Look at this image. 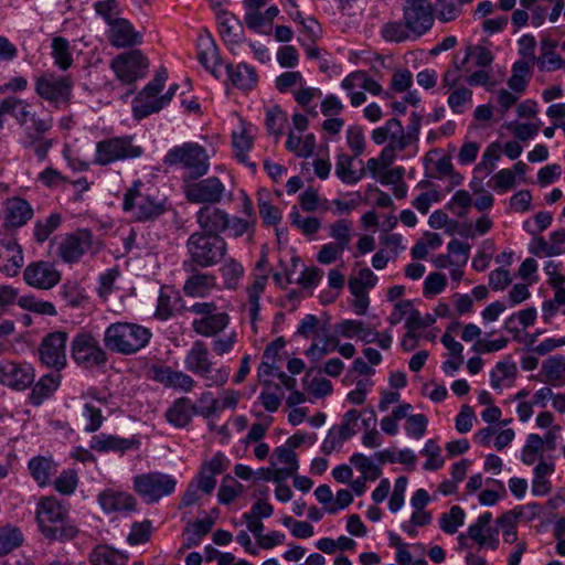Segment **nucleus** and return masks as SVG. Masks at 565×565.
I'll use <instances>...</instances> for the list:
<instances>
[{
    "mask_svg": "<svg viewBox=\"0 0 565 565\" xmlns=\"http://www.w3.org/2000/svg\"><path fill=\"white\" fill-rule=\"evenodd\" d=\"M61 216L51 214L43 221H38L34 225V238L38 243L45 242L49 236L60 226Z\"/></svg>",
    "mask_w": 565,
    "mask_h": 565,
    "instance_id": "61",
    "label": "nucleus"
},
{
    "mask_svg": "<svg viewBox=\"0 0 565 565\" xmlns=\"http://www.w3.org/2000/svg\"><path fill=\"white\" fill-rule=\"evenodd\" d=\"M422 454L427 457L424 463L425 470H438L444 465V459L440 456V447L434 439H428L422 450Z\"/></svg>",
    "mask_w": 565,
    "mask_h": 565,
    "instance_id": "64",
    "label": "nucleus"
},
{
    "mask_svg": "<svg viewBox=\"0 0 565 565\" xmlns=\"http://www.w3.org/2000/svg\"><path fill=\"white\" fill-rule=\"evenodd\" d=\"M353 158L349 154L341 153L337 157L335 174L347 184L358 183L364 177V169L360 171L353 170Z\"/></svg>",
    "mask_w": 565,
    "mask_h": 565,
    "instance_id": "39",
    "label": "nucleus"
},
{
    "mask_svg": "<svg viewBox=\"0 0 565 565\" xmlns=\"http://www.w3.org/2000/svg\"><path fill=\"white\" fill-rule=\"evenodd\" d=\"M122 210L136 221L146 222L161 216L167 207L166 201L153 189L136 180L124 194Z\"/></svg>",
    "mask_w": 565,
    "mask_h": 565,
    "instance_id": "2",
    "label": "nucleus"
},
{
    "mask_svg": "<svg viewBox=\"0 0 565 565\" xmlns=\"http://www.w3.org/2000/svg\"><path fill=\"white\" fill-rule=\"evenodd\" d=\"M381 35L386 42L399 43L411 39L413 34L405 23L390 21L382 26Z\"/></svg>",
    "mask_w": 565,
    "mask_h": 565,
    "instance_id": "51",
    "label": "nucleus"
},
{
    "mask_svg": "<svg viewBox=\"0 0 565 565\" xmlns=\"http://www.w3.org/2000/svg\"><path fill=\"white\" fill-rule=\"evenodd\" d=\"M220 270L224 279L225 288H237L238 281L244 275V268L242 264H239L233 258H230L224 263Z\"/></svg>",
    "mask_w": 565,
    "mask_h": 565,
    "instance_id": "57",
    "label": "nucleus"
},
{
    "mask_svg": "<svg viewBox=\"0 0 565 565\" xmlns=\"http://www.w3.org/2000/svg\"><path fill=\"white\" fill-rule=\"evenodd\" d=\"M501 146L499 142L490 143L484 150L481 161L476 166V172H486L487 174L491 173L495 168V162L501 157Z\"/></svg>",
    "mask_w": 565,
    "mask_h": 565,
    "instance_id": "59",
    "label": "nucleus"
},
{
    "mask_svg": "<svg viewBox=\"0 0 565 565\" xmlns=\"http://www.w3.org/2000/svg\"><path fill=\"white\" fill-rule=\"evenodd\" d=\"M71 354L73 360L84 367L99 366L107 362V353L98 340L87 332L75 335L71 345Z\"/></svg>",
    "mask_w": 565,
    "mask_h": 565,
    "instance_id": "10",
    "label": "nucleus"
},
{
    "mask_svg": "<svg viewBox=\"0 0 565 565\" xmlns=\"http://www.w3.org/2000/svg\"><path fill=\"white\" fill-rule=\"evenodd\" d=\"M448 106L456 115H461L472 103V90L460 86L450 92L448 96Z\"/></svg>",
    "mask_w": 565,
    "mask_h": 565,
    "instance_id": "48",
    "label": "nucleus"
},
{
    "mask_svg": "<svg viewBox=\"0 0 565 565\" xmlns=\"http://www.w3.org/2000/svg\"><path fill=\"white\" fill-rule=\"evenodd\" d=\"M61 277L55 265L46 260L30 263L23 270L25 284L40 290L52 289L61 281Z\"/></svg>",
    "mask_w": 565,
    "mask_h": 565,
    "instance_id": "16",
    "label": "nucleus"
},
{
    "mask_svg": "<svg viewBox=\"0 0 565 565\" xmlns=\"http://www.w3.org/2000/svg\"><path fill=\"white\" fill-rule=\"evenodd\" d=\"M164 164L177 167L184 171L182 181L199 180L209 172L210 156L206 149L196 142H184L171 148L164 159Z\"/></svg>",
    "mask_w": 565,
    "mask_h": 565,
    "instance_id": "4",
    "label": "nucleus"
},
{
    "mask_svg": "<svg viewBox=\"0 0 565 565\" xmlns=\"http://www.w3.org/2000/svg\"><path fill=\"white\" fill-rule=\"evenodd\" d=\"M232 142L235 150V157L243 163L250 166L253 170L256 169L255 163H248V151L253 146V135L250 134V129L247 128L244 124L239 131H233L232 134Z\"/></svg>",
    "mask_w": 565,
    "mask_h": 565,
    "instance_id": "37",
    "label": "nucleus"
},
{
    "mask_svg": "<svg viewBox=\"0 0 565 565\" xmlns=\"http://www.w3.org/2000/svg\"><path fill=\"white\" fill-rule=\"evenodd\" d=\"M195 414V405L188 397H180L166 412L167 420L175 427H185Z\"/></svg>",
    "mask_w": 565,
    "mask_h": 565,
    "instance_id": "31",
    "label": "nucleus"
},
{
    "mask_svg": "<svg viewBox=\"0 0 565 565\" xmlns=\"http://www.w3.org/2000/svg\"><path fill=\"white\" fill-rule=\"evenodd\" d=\"M542 371L546 381L555 384L565 379V356L554 355L543 362Z\"/></svg>",
    "mask_w": 565,
    "mask_h": 565,
    "instance_id": "49",
    "label": "nucleus"
},
{
    "mask_svg": "<svg viewBox=\"0 0 565 565\" xmlns=\"http://www.w3.org/2000/svg\"><path fill=\"white\" fill-rule=\"evenodd\" d=\"M135 445L134 440L119 438L113 435L99 434L92 438L90 449L96 451H125Z\"/></svg>",
    "mask_w": 565,
    "mask_h": 565,
    "instance_id": "36",
    "label": "nucleus"
},
{
    "mask_svg": "<svg viewBox=\"0 0 565 565\" xmlns=\"http://www.w3.org/2000/svg\"><path fill=\"white\" fill-rule=\"evenodd\" d=\"M110 66L121 83L132 84L146 75L149 64L140 51L132 50L116 56Z\"/></svg>",
    "mask_w": 565,
    "mask_h": 565,
    "instance_id": "14",
    "label": "nucleus"
},
{
    "mask_svg": "<svg viewBox=\"0 0 565 565\" xmlns=\"http://www.w3.org/2000/svg\"><path fill=\"white\" fill-rule=\"evenodd\" d=\"M200 47L198 54L200 63L215 77H218L217 65L220 64V58L214 41L210 36L202 39Z\"/></svg>",
    "mask_w": 565,
    "mask_h": 565,
    "instance_id": "41",
    "label": "nucleus"
},
{
    "mask_svg": "<svg viewBox=\"0 0 565 565\" xmlns=\"http://www.w3.org/2000/svg\"><path fill=\"white\" fill-rule=\"evenodd\" d=\"M522 515V508L504 512L497 520L498 526L502 530L504 542L512 544L518 539L516 522Z\"/></svg>",
    "mask_w": 565,
    "mask_h": 565,
    "instance_id": "44",
    "label": "nucleus"
},
{
    "mask_svg": "<svg viewBox=\"0 0 565 565\" xmlns=\"http://www.w3.org/2000/svg\"><path fill=\"white\" fill-rule=\"evenodd\" d=\"M227 213L218 207L206 205L196 213V222L206 235H220L226 230Z\"/></svg>",
    "mask_w": 565,
    "mask_h": 565,
    "instance_id": "22",
    "label": "nucleus"
},
{
    "mask_svg": "<svg viewBox=\"0 0 565 565\" xmlns=\"http://www.w3.org/2000/svg\"><path fill=\"white\" fill-rule=\"evenodd\" d=\"M289 217L291 225L300 230L301 233L305 235H313L321 227V222L319 221V218L302 217L296 206H294Z\"/></svg>",
    "mask_w": 565,
    "mask_h": 565,
    "instance_id": "60",
    "label": "nucleus"
},
{
    "mask_svg": "<svg viewBox=\"0 0 565 565\" xmlns=\"http://www.w3.org/2000/svg\"><path fill=\"white\" fill-rule=\"evenodd\" d=\"M184 367L200 377L205 387H221L230 377L227 366L215 367L210 350L202 340H195L184 356Z\"/></svg>",
    "mask_w": 565,
    "mask_h": 565,
    "instance_id": "3",
    "label": "nucleus"
},
{
    "mask_svg": "<svg viewBox=\"0 0 565 565\" xmlns=\"http://www.w3.org/2000/svg\"><path fill=\"white\" fill-rule=\"evenodd\" d=\"M531 67L529 62L516 61L512 66V75L508 79L509 87L514 93H523L530 82Z\"/></svg>",
    "mask_w": 565,
    "mask_h": 565,
    "instance_id": "42",
    "label": "nucleus"
},
{
    "mask_svg": "<svg viewBox=\"0 0 565 565\" xmlns=\"http://www.w3.org/2000/svg\"><path fill=\"white\" fill-rule=\"evenodd\" d=\"M352 223L348 220H339L329 226V235L334 239L333 243L343 248H348L352 235Z\"/></svg>",
    "mask_w": 565,
    "mask_h": 565,
    "instance_id": "58",
    "label": "nucleus"
},
{
    "mask_svg": "<svg viewBox=\"0 0 565 565\" xmlns=\"http://www.w3.org/2000/svg\"><path fill=\"white\" fill-rule=\"evenodd\" d=\"M90 565H126L128 555L108 544L96 545L88 555Z\"/></svg>",
    "mask_w": 565,
    "mask_h": 565,
    "instance_id": "29",
    "label": "nucleus"
},
{
    "mask_svg": "<svg viewBox=\"0 0 565 565\" xmlns=\"http://www.w3.org/2000/svg\"><path fill=\"white\" fill-rule=\"evenodd\" d=\"M18 305L23 310H28L42 316H56L55 306L50 301L38 299L35 296L26 295L18 298Z\"/></svg>",
    "mask_w": 565,
    "mask_h": 565,
    "instance_id": "46",
    "label": "nucleus"
},
{
    "mask_svg": "<svg viewBox=\"0 0 565 565\" xmlns=\"http://www.w3.org/2000/svg\"><path fill=\"white\" fill-rule=\"evenodd\" d=\"M433 12L439 21L450 22L460 17L462 6L457 0H436Z\"/></svg>",
    "mask_w": 565,
    "mask_h": 565,
    "instance_id": "47",
    "label": "nucleus"
},
{
    "mask_svg": "<svg viewBox=\"0 0 565 565\" xmlns=\"http://www.w3.org/2000/svg\"><path fill=\"white\" fill-rule=\"evenodd\" d=\"M555 47L556 43L550 39L541 41V55L535 60L541 71L552 72L563 66V60Z\"/></svg>",
    "mask_w": 565,
    "mask_h": 565,
    "instance_id": "35",
    "label": "nucleus"
},
{
    "mask_svg": "<svg viewBox=\"0 0 565 565\" xmlns=\"http://www.w3.org/2000/svg\"><path fill=\"white\" fill-rule=\"evenodd\" d=\"M491 522L492 514L490 512H484L468 527V536L476 542L479 547L497 550L499 546V531L491 526Z\"/></svg>",
    "mask_w": 565,
    "mask_h": 565,
    "instance_id": "20",
    "label": "nucleus"
},
{
    "mask_svg": "<svg viewBox=\"0 0 565 565\" xmlns=\"http://www.w3.org/2000/svg\"><path fill=\"white\" fill-rule=\"evenodd\" d=\"M52 58L54 64L62 71L68 70L73 64V54L70 41L63 36H55L52 40Z\"/></svg>",
    "mask_w": 565,
    "mask_h": 565,
    "instance_id": "38",
    "label": "nucleus"
},
{
    "mask_svg": "<svg viewBox=\"0 0 565 565\" xmlns=\"http://www.w3.org/2000/svg\"><path fill=\"white\" fill-rule=\"evenodd\" d=\"M243 486L233 477L225 476L218 489V501L222 504H228L242 492Z\"/></svg>",
    "mask_w": 565,
    "mask_h": 565,
    "instance_id": "63",
    "label": "nucleus"
},
{
    "mask_svg": "<svg viewBox=\"0 0 565 565\" xmlns=\"http://www.w3.org/2000/svg\"><path fill=\"white\" fill-rule=\"evenodd\" d=\"M177 480L162 472L141 473L134 478V490L146 503L158 502L174 492Z\"/></svg>",
    "mask_w": 565,
    "mask_h": 565,
    "instance_id": "8",
    "label": "nucleus"
},
{
    "mask_svg": "<svg viewBox=\"0 0 565 565\" xmlns=\"http://www.w3.org/2000/svg\"><path fill=\"white\" fill-rule=\"evenodd\" d=\"M185 199L195 204H216L222 201L225 185L216 177L200 181L185 180L182 185Z\"/></svg>",
    "mask_w": 565,
    "mask_h": 565,
    "instance_id": "11",
    "label": "nucleus"
},
{
    "mask_svg": "<svg viewBox=\"0 0 565 565\" xmlns=\"http://www.w3.org/2000/svg\"><path fill=\"white\" fill-rule=\"evenodd\" d=\"M151 337V331L141 324L119 321L105 329L103 341L109 351L131 355L146 348Z\"/></svg>",
    "mask_w": 565,
    "mask_h": 565,
    "instance_id": "1",
    "label": "nucleus"
},
{
    "mask_svg": "<svg viewBox=\"0 0 565 565\" xmlns=\"http://www.w3.org/2000/svg\"><path fill=\"white\" fill-rule=\"evenodd\" d=\"M267 279V275L255 276L253 282L246 288L248 297L249 319L254 329H256V322L259 319V299L263 292L265 291Z\"/></svg>",
    "mask_w": 565,
    "mask_h": 565,
    "instance_id": "32",
    "label": "nucleus"
},
{
    "mask_svg": "<svg viewBox=\"0 0 565 565\" xmlns=\"http://www.w3.org/2000/svg\"><path fill=\"white\" fill-rule=\"evenodd\" d=\"M359 340L365 344L376 343L382 350H388L392 345L393 337L391 330L379 333L375 329L367 328L363 322Z\"/></svg>",
    "mask_w": 565,
    "mask_h": 565,
    "instance_id": "54",
    "label": "nucleus"
},
{
    "mask_svg": "<svg viewBox=\"0 0 565 565\" xmlns=\"http://www.w3.org/2000/svg\"><path fill=\"white\" fill-rule=\"evenodd\" d=\"M226 71L233 85L239 89H252L257 83L255 70L245 63H239L235 68L226 65Z\"/></svg>",
    "mask_w": 565,
    "mask_h": 565,
    "instance_id": "33",
    "label": "nucleus"
},
{
    "mask_svg": "<svg viewBox=\"0 0 565 565\" xmlns=\"http://www.w3.org/2000/svg\"><path fill=\"white\" fill-rule=\"evenodd\" d=\"M97 502L106 514L134 512L137 509V501L130 493L115 489L99 492Z\"/></svg>",
    "mask_w": 565,
    "mask_h": 565,
    "instance_id": "19",
    "label": "nucleus"
},
{
    "mask_svg": "<svg viewBox=\"0 0 565 565\" xmlns=\"http://www.w3.org/2000/svg\"><path fill=\"white\" fill-rule=\"evenodd\" d=\"M35 93L50 104L58 107L67 104L71 98L73 81L71 76H60L52 72H45L35 78Z\"/></svg>",
    "mask_w": 565,
    "mask_h": 565,
    "instance_id": "9",
    "label": "nucleus"
},
{
    "mask_svg": "<svg viewBox=\"0 0 565 565\" xmlns=\"http://www.w3.org/2000/svg\"><path fill=\"white\" fill-rule=\"evenodd\" d=\"M186 248L191 263H184V267H192L195 264L206 268L222 260L227 252V244L220 235H206L202 232H195L189 237Z\"/></svg>",
    "mask_w": 565,
    "mask_h": 565,
    "instance_id": "5",
    "label": "nucleus"
},
{
    "mask_svg": "<svg viewBox=\"0 0 565 565\" xmlns=\"http://www.w3.org/2000/svg\"><path fill=\"white\" fill-rule=\"evenodd\" d=\"M465 516V511L459 505H454L448 513L440 516L439 526L445 533L454 534L463 524Z\"/></svg>",
    "mask_w": 565,
    "mask_h": 565,
    "instance_id": "56",
    "label": "nucleus"
},
{
    "mask_svg": "<svg viewBox=\"0 0 565 565\" xmlns=\"http://www.w3.org/2000/svg\"><path fill=\"white\" fill-rule=\"evenodd\" d=\"M35 379V371L29 363L14 361L0 362V383L8 387L23 391L32 385Z\"/></svg>",
    "mask_w": 565,
    "mask_h": 565,
    "instance_id": "17",
    "label": "nucleus"
},
{
    "mask_svg": "<svg viewBox=\"0 0 565 565\" xmlns=\"http://www.w3.org/2000/svg\"><path fill=\"white\" fill-rule=\"evenodd\" d=\"M22 543L23 535L18 527L12 525L0 527V556L8 555L13 550L21 546Z\"/></svg>",
    "mask_w": 565,
    "mask_h": 565,
    "instance_id": "45",
    "label": "nucleus"
},
{
    "mask_svg": "<svg viewBox=\"0 0 565 565\" xmlns=\"http://www.w3.org/2000/svg\"><path fill=\"white\" fill-rule=\"evenodd\" d=\"M287 149L297 157L308 158L316 148V139L313 135H307L305 138L290 132L286 142Z\"/></svg>",
    "mask_w": 565,
    "mask_h": 565,
    "instance_id": "43",
    "label": "nucleus"
},
{
    "mask_svg": "<svg viewBox=\"0 0 565 565\" xmlns=\"http://www.w3.org/2000/svg\"><path fill=\"white\" fill-rule=\"evenodd\" d=\"M93 246V235L90 231L78 230L66 235L57 247V255L65 263L77 262Z\"/></svg>",
    "mask_w": 565,
    "mask_h": 565,
    "instance_id": "18",
    "label": "nucleus"
},
{
    "mask_svg": "<svg viewBox=\"0 0 565 565\" xmlns=\"http://www.w3.org/2000/svg\"><path fill=\"white\" fill-rule=\"evenodd\" d=\"M108 39L116 47H128L139 44L141 34L126 19H115L109 25Z\"/></svg>",
    "mask_w": 565,
    "mask_h": 565,
    "instance_id": "23",
    "label": "nucleus"
},
{
    "mask_svg": "<svg viewBox=\"0 0 565 565\" xmlns=\"http://www.w3.org/2000/svg\"><path fill=\"white\" fill-rule=\"evenodd\" d=\"M6 115L12 116L24 128L29 120L32 122V117H36L31 113L29 103L17 97H7L0 102V128H3Z\"/></svg>",
    "mask_w": 565,
    "mask_h": 565,
    "instance_id": "24",
    "label": "nucleus"
},
{
    "mask_svg": "<svg viewBox=\"0 0 565 565\" xmlns=\"http://www.w3.org/2000/svg\"><path fill=\"white\" fill-rule=\"evenodd\" d=\"M29 469L39 486L47 484L51 476L56 471L54 462L46 457L38 456L29 461Z\"/></svg>",
    "mask_w": 565,
    "mask_h": 565,
    "instance_id": "40",
    "label": "nucleus"
},
{
    "mask_svg": "<svg viewBox=\"0 0 565 565\" xmlns=\"http://www.w3.org/2000/svg\"><path fill=\"white\" fill-rule=\"evenodd\" d=\"M6 222L11 227H20L33 217L34 211L31 204L19 196H13L6 202Z\"/></svg>",
    "mask_w": 565,
    "mask_h": 565,
    "instance_id": "26",
    "label": "nucleus"
},
{
    "mask_svg": "<svg viewBox=\"0 0 565 565\" xmlns=\"http://www.w3.org/2000/svg\"><path fill=\"white\" fill-rule=\"evenodd\" d=\"M338 345L339 340L333 335L327 334L322 340V344H319L318 342L313 341L311 345L306 350L305 354L312 362L317 363L324 355L333 352L338 348Z\"/></svg>",
    "mask_w": 565,
    "mask_h": 565,
    "instance_id": "50",
    "label": "nucleus"
},
{
    "mask_svg": "<svg viewBox=\"0 0 565 565\" xmlns=\"http://www.w3.org/2000/svg\"><path fill=\"white\" fill-rule=\"evenodd\" d=\"M62 375L60 371L45 374L34 384L29 396L34 406L41 405L46 398L51 397L61 384Z\"/></svg>",
    "mask_w": 565,
    "mask_h": 565,
    "instance_id": "27",
    "label": "nucleus"
},
{
    "mask_svg": "<svg viewBox=\"0 0 565 565\" xmlns=\"http://www.w3.org/2000/svg\"><path fill=\"white\" fill-rule=\"evenodd\" d=\"M377 276L370 268H362L358 276L349 279V289L352 295H359L366 289L375 287Z\"/></svg>",
    "mask_w": 565,
    "mask_h": 565,
    "instance_id": "55",
    "label": "nucleus"
},
{
    "mask_svg": "<svg viewBox=\"0 0 565 565\" xmlns=\"http://www.w3.org/2000/svg\"><path fill=\"white\" fill-rule=\"evenodd\" d=\"M53 127L52 117H32V125L25 127L22 146L34 150L35 156L43 160L46 158L53 142L44 137Z\"/></svg>",
    "mask_w": 565,
    "mask_h": 565,
    "instance_id": "15",
    "label": "nucleus"
},
{
    "mask_svg": "<svg viewBox=\"0 0 565 565\" xmlns=\"http://www.w3.org/2000/svg\"><path fill=\"white\" fill-rule=\"evenodd\" d=\"M216 286V278L212 274L194 273L183 285V292L188 297H205Z\"/></svg>",
    "mask_w": 565,
    "mask_h": 565,
    "instance_id": "30",
    "label": "nucleus"
},
{
    "mask_svg": "<svg viewBox=\"0 0 565 565\" xmlns=\"http://www.w3.org/2000/svg\"><path fill=\"white\" fill-rule=\"evenodd\" d=\"M67 515V510L54 498H44L36 508V520L41 531Z\"/></svg>",
    "mask_w": 565,
    "mask_h": 565,
    "instance_id": "25",
    "label": "nucleus"
},
{
    "mask_svg": "<svg viewBox=\"0 0 565 565\" xmlns=\"http://www.w3.org/2000/svg\"><path fill=\"white\" fill-rule=\"evenodd\" d=\"M220 33L227 43H239L242 41V26L235 21L233 17L227 13L218 17Z\"/></svg>",
    "mask_w": 565,
    "mask_h": 565,
    "instance_id": "53",
    "label": "nucleus"
},
{
    "mask_svg": "<svg viewBox=\"0 0 565 565\" xmlns=\"http://www.w3.org/2000/svg\"><path fill=\"white\" fill-rule=\"evenodd\" d=\"M153 379L166 387L183 393H189L196 386V381L191 375L170 366L153 367Z\"/></svg>",
    "mask_w": 565,
    "mask_h": 565,
    "instance_id": "21",
    "label": "nucleus"
},
{
    "mask_svg": "<svg viewBox=\"0 0 565 565\" xmlns=\"http://www.w3.org/2000/svg\"><path fill=\"white\" fill-rule=\"evenodd\" d=\"M403 19L414 38L428 32L434 24L430 0H404Z\"/></svg>",
    "mask_w": 565,
    "mask_h": 565,
    "instance_id": "12",
    "label": "nucleus"
},
{
    "mask_svg": "<svg viewBox=\"0 0 565 565\" xmlns=\"http://www.w3.org/2000/svg\"><path fill=\"white\" fill-rule=\"evenodd\" d=\"M160 92L156 89H148L146 87L136 96L132 105L134 116L137 119L145 118L153 113H158L162 109L158 94Z\"/></svg>",
    "mask_w": 565,
    "mask_h": 565,
    "instance_id": "28",
    "label": "nucleus"
},
{
    "mask_svg": "<svg viewBox=\"0 0 565 565\" xmlns=\"http://www.w3.org/2000/svg\"><path fill=\"white\" fill-rule=\"evenodd\" d=\"M142 152V148L134 143L132 136L111 137L96 143L94 162L98 166H108L116 161L138 158Z\"/></svg>",
    "mask_w": 565,
    "mask_h": 565,
    "instance_id": "7",
    "label": "nucleus"
},
{
    "mask_svg": "<svg viewBox=\"0 0 565 565\" xmlns=\"http://www.w3.org/2000/svg\"><path fill=\"white\" fill-rule=\"evenodd\" d=\"M153 526L150 520L134 522L127 535V543L131 546L146 544L150 541Z\"/></svg>",
    "mask_w": 565,
    "mask_h": 565,
    "instance_id": "52",
    "label": "nucleus"
},
{
    "mask_svg": "<svg viewBox=\"0 0 565 565\" xmlns=\"http://www.w3.org/2000/svg\"><path fill=\"white\" fill-rule=\"evenodd\" d=\"M67 333L55 331L45 335L39 345V358L43 365L55 371L66 366Z\"/></svg>",
    "mask_w": 565,
    "mask_h": 565,
    "instance_id": "13",
    "label": "nucleus"
},
{
    "mask_svg": "<svg viewBox=\"0 0 565 565\" xmlns=\"http://www.w3.org/2000/svg\"><path fill=\"white\" fill-rule=\"evenodd\" d=\"M186 310L195 316L191 327L201 337L215 338L230 324L231 318L228 313L218 311L214 301L195 302L186 308Z\"/></svg>",
    "mask_w": 565,
    "mask_h": 565,
    "instance_id": "6",
    "label": "nucleus"
},
{
    "mask_svg": "<svg viewBox=\"0 0 565 565\" xmlns=\"http://www.w3.org/2000/svg\"><path fill=\"white\" fill-rule=\"evenodd\" d=\"M50 541H71L78 534V527L68 519V515L58 520L55 524L41 531Z\"/></svg>",
    "mask_w": 565,
    "mask_h": 565,
    "instance_id": "34",
    "label": "nucleus"
},
{
    "mask_svg": "<svg viewBox=\"0 0 565 565\" xmlns=\"http://www.w3.org/2000/svg\"><path fill=\"white\" fill-rule=\"evenodd\" d=\"M516 373V365L510 361L504 360L498 362L495 367L491 371V386L494 390L501 388L503 380L513 377Z\"/></svg>",
    "mask_w": 565,
    "mask_h": 565,
    "instance_id": "62",
    "label": "nucleus"
}]
</instances>
